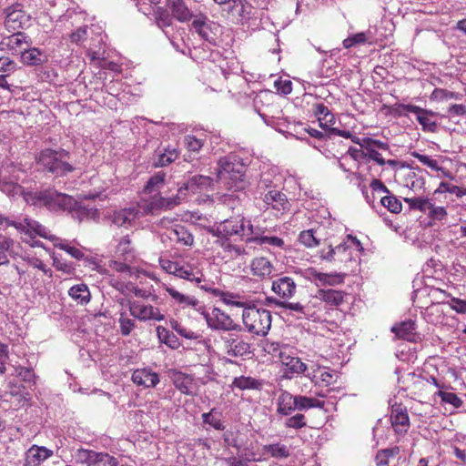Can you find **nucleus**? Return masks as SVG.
I'll list each match as a JSON object with an SVG mask.
<instances>
[{"mask_svg":"<svg viewBox=\"0 0 466 466\" xmlns=\"http://www.w3.org/2000/svg\"><path fill=\"white\" fill-rule=\"evenodd\" d=\"M363 251L360 241L348 235L340 244L333 247L329 245L319 250V258L336 265L339 269H349L358 265L360 255Z\"/></svg>","mask_w":466,"mask_h":466,"instance_id":"f257e3e1","label":"nucleus"},{"mask_svg":"<svg viewBox=\"0 0 466 466\" xmlns=\"http://www.w3.org/2000/svg\"><path fill=\"white\" fill-rule=\"evenodd\" d=\"M217 178L227 189L240 191L245 187L246 166L237 157L220 158L218 163Z\"/></svg>","mask_w":466,"mask_h":466,"instance_id":"f03ea898","label":"nucleus"},{"mask_svg":"<svg viewBox=\"0 0 466 466\" xmlns=\"http://www.w3.org/2000/svg\"><path fill=\"white\" fill-rule=\"evenodd\" d=\"M34 206L46 207L50 211H72L76 201L69 195L59 193L54 188H47L29 194L25 198Z\"/></svg>","mask_w":466,"mask_h":466,"instance_id":"7ed1b4c3","label":"nucleus"},{"mask_svg":"<svg viewBox=\"0 0 466 466\" xmlns=\"http://www.w3.org/2000/svg\"><path fill=\"white\" fill-rule=\"evenodd\" d=\"M242 322L248 332L265 337L271 328L272 314L267 309L248 303L242 310Z\"/></svg>","mask_w":466,"mask_h":466,"instance_id":"20e7f679","label":"nucleus"},{"mask_svg":"<svg viewBox=\"0 0 466 466\" xmlns=\"http://www.w3.org/2000/svg\"><path fill=\"white\" fill-rule=\"evenodd\" d=\"M69 157V152L65 149L46 148L39 153L36 160L50 173L56 176H65L74 170L73 166L68 162Z\"/></svg>","mask_w":466,"mask_h":466,"instance_id":"39448f33","label":"nucleus"},{"mask_svg":"<svg viewBox=\"0 0 466 466\" xmlns=\"http://www.w3.org/2000/svg\"><path fill=\"white\" fill-rule=\"evenodd\" d=\"M271 290L277 295L279 300L276 305L289 310H301V304L299 302H289L297 292V284L295 280L289 276L279 277L272 281Z\"/></svg>","mask_w":466,"mask_h":466,"instance_id":"423d86ee","label":"nucleus"},{"mask_svg":"<svg viewBox=\"0 0 466 466\" xmlns=\"http://www.w3.org/2000/svg\"><path fill=\"white\" fill-rule=\"evenodd\" d=\"M248 222L251 221L247 220L243 214L237 213L209 228L208 232L214 237L248 236Z\"/></svg>","mask_w":466,"mask_h":466,"instance_id":"0eeeda50","label":"nucleus"},{"mask_svg":"<svg viewBox=\"0 0 466 466\" xmlns=\"http://www.w3.org/2000/svg\"><path fill=\"white\" fill-rule=\"evenodd\" d=\"M15 228L21 234L22 241L32 248L43 247L42 242L35 239L36 236L48 239L51 242L52 238H55V235L51 234L45 226L28 218H24L22 222H17Z\"/></svg>","mask_w":466,"mask_h":466,"instance_id":"6e6552de","label":"nucleus"},{"mask_svg":"<svg viewBox=\"0 0 466 466\" xmlns=\"http://www.w3.org/2000/svg\"><path fill=\"white\" fill-rule=\"evenodd\" d=\"M166 173L157 172L152 176L145 187V192L154 195L152 200L147 205V213L154 214L161 208H167L177 204L173 199H167L158 195L159 190L164 187Z\"/></svg>","mask_w":466,"mask_h":466,"instance_id":"1a4fd4ad","label":"nucleus"},{"mask_svg":"<svg viewBox=\"0 0 466 466\" xmlns=\"http://www.w3.org/2000/svg\"><path fill=\"white\" fill-rule=\"evenodd\" d=\"M4 25L9 32H23L32 25L31 15L23 8L21 4L15 3L7 6L5 11Z\"/></svg>","mask_w":466,"mask_h":466,"instance_id":"9d476101","label":"nucleus"},{"mask_svg":"<svg viewBox=\"0 0 466 466\" xmlns=\"http://www.w3.org/2000/svg\"><path fill=\"white\" fill-rule=\"evenodd\" d=\"M198 310L203 314L208 326L212 329L225 331L239 329V325L236 324L228 314L218 308H213L210 312H207L204 307L199 306Z\"/></svg>","mask_w":466,"mask_h":466,"instance_id":"9b49d317","label":"nucleus"},{"mask_svg":"<svg viewBox=\"0 0 466 466\" xmlns=\"http://www.w3.org/2000/svg\"><path fill=\"white\" fill-rule=\"evenodd\" d=\"M145 214H147V208L142 213L140 206L137 204L115 210L111 216V221L114 225L127 229L133 227L136 221Z\"/></svg>","mask_w":466,"mask_h":466,"instance_id":"f8f14e48","label":"nucleus"},{"mask_svg":"<svg viewBox=\"0 0 466 466\" xmlns=\"http://www.w3.org/2000/svg\"><path fill=\"white\" fill-rule=\"evenodd\" d=\"M76 461L80 464H86L87 466L95 465L96 463H103L104 466H116L117 460L106 452H96L91 450L78 449L75 454Z\"/></svg>","mask_w":466,"mask_h":466,"instance_id":"ddd939ff","label":"nucleus"},{"mask_svg":"<svg viewBox=\"0 0 466 466\" xmlns=\"http://www.w3.org/2000/svg\"><path fill=\"white\" fill-rule=\"evenodd\" d=\"M129 311L134 318L142 321H161L165 319V315L157 307L141 301L130 302Z\"/></svg>","mask_w":466,"mask_h":466,"instance_id":"4468645a","label":"nucleus"},{"mask_svg":"<svg viewBox=\"0 0 466 466\" xmlns=\"http://www.w3.org/2000/svg\"><path fill=\"white\" fill-rule=\"evenodd\" d=\"M110 286L118 290L119 292H121L122 294L131 292L137 298H140L143 299H150L151 301L154 302H157L158 299V297L153 293L151 289L138 288L132 282L126 281L125 279L111 278Z\"/></svg>","mask_w":466,"mask_h":466,"instance_id":"2eb2a0df","label":"nucleus"},{"mask_svg":"<svg viewBox=\"0 0 466 466\" xmlns=\"http://www.w3.org/2000/svg\"><path fill=\"white\" fill-rule=\"evenodd\" d=\"M30 46V38L24 32H13L0 42V47L12 55H21Z\"/></svg>","mask_w":466,"mask_h":466,"instance_id":"dca6fc26","label":"nucleus"},{"mask_svg":"<svg viewBox=\"0 0 466 466\" xmlns=\"http://www.w3.org/2000/svg\"><path fill=\"white\" fill-rule=\"evenodd\" d=\"M5 400L10 403V406L18 410L28 404L30 394L26 388L21 383L11 382L8 386V390L5 393Z\"/></svg>","mask_w":466,"mask_h":466,"instance_id":"f3484780","label":"nucleus"},{"mask_svg":"<svg viewBox=\"0 0 466 466\" xmlns=\"http://www.w3.org/2000/svg\"><path fill=\"white\" fill-rule=\"evenodd\" d=\"M215 244L221 248L219 252L222 258L228 260H234L248 255V251L243 245L233 242L231 237H217Z\"/></svg>","mask_w":466,"mask_h":466,"instance_id":"a211bd4d","label":"nucleus"},{"mask_svg":"<svg viewBox=\"0 0 466 466\" xmlns=\"http://www.w3.org/2000/svg\"><path fill=\"white\" fill-rule=\"evenodd\" d=\"M275 269L273 261L267 256H256L249 263L251 275L260 280L270 279Z\"/></svg>","mask_w":466,"mask_h":466,"instance_id":"6ab92c4d","label":"nucleus"},{"mask_svg":"<svg viewBox=\"0 0 466 466\" xmlns=\"http://www.w3.org/2000/svg\"><path fill=\"white\" fill-rule=\"evenodd\" d=\"M279 360L285 378L291 379L304 373L307 370V365L299 357L290 356L286 352H279Z\"/></svg>","mask_w":466,"mask_h":466,"instance_id":"aec40b11","label":"nucleus"},{"mask_svg":"<svg viewBox=\"0 0 466 466\" xmlns=\"http://www.w3.org/2000/svg\"><path fill=\"white\" fill-rule=\"evenodd\" d=\"M263 201L267 206V208L276 210L280 214L287 213L290 210V203L287 196L277 189L268 190L264 198Z\"/></svg>","mask_w":466,"mask_h":466,"instance_id":"412c9836","label":"nucleus"},{"mask_svg":"<svg viewBox=\"0 0 466 466\" xmlns=\"http://www.w3.org/2000/svg\"><path fill=\"white\" fill-rule=\"evenodd\" d=\"M246 243H255L258 245L268 244L273 247L282 248L284 240L279 237H268L262 234L259 228H255L251 222L248 225V238L245 239Z\"/></svg>","mask_w":466,"mask_h":466,"instance_id":"4be33fe9","label":"nucleus"},{"mask_svg":"<svg viewBox=\"0 0 466 466\" xmlns=\"http://www.w3.org/2000/svg\"><path fill=\"white\" fill-rule=\"evenodd\" d=\"M212 182L213 179L210 177L195 175L178 188V196H186V192L196 194L207 190L211 187Z\"/></svg>","mask_w":466,"mask_h":466,"instance_id":"5701e85b","label":"nucleus"},{"mask_svg":"<svg viewBox=\"0 0 466 466\" xmlns=\"http://www.w3.org/2000/svg\"><path fill=\"white\" fill-rule=\"evenodd\" d=\"M53 455L52 450L34 444L25 453L24 466H39Z\"/></svg>","mask_w":466,"mask_h":466,"instance_id":"b1692460","label":"nucleus"},{"mask_svg":"<svg viewBox=\"0 0 466 466\" xmlns=\"http://www.w3.org/2000/svg\"><path fill=\"white\" fill-rule=\"evenodd\" d=\"M163 289L169 295L172 301L175 304L178 305L180 308H194L197 309H198L199 301L194 296L184 294L183 292H180L171 285L164 284Z\"/></svg>","mask_w":466,"mask_h":466,"instance_id":"393cba45","label":"nucleus"},{"mask_svg":"<svg viewBox=\"0 0 466 466\" xmlns=\"http://www.w3.org/2000/svg\"><path fill=\"white\" fill-rule=\"evenodd\" d=\"M166 6L174 19L180 23L189 22L194 15L184 0H166Z\"/></svg>","mask_w":466,"mask_h":466,"instance_id":"a878e982","label":"nucleus"},{"mask_svg":"<svg viewBox=\"0 0 466 466\" xmlns=\"http://www.w3.org/2000/svg\"><path fill=\"white\" fill-rule=\"evenodd\" d=\"M390 420L392 427L397 433L407 432L410 427V419L407 409L401 404H395L392 406Z\"/></svg>","mask_w":466,"mask_h":466,"instance_id":"bb28decb","label":"nucleus"},{"mask_svg":"<svg viewBox=\"0 0 466 466\" xmlns=\"http://www.w3.org/2000/svg\"><path fill=\"white\" fill-rule=\"evenodd\" d=\"M132 381L144 388H154L159 383V376L150 369H137L132 374Z\"/></svg>","mask_w":466,"mask_h":466,"instance_id":"cd10ccee","label":"nucleus"},{"mask_svg":"<svg viewBox=\"0 0 466 466\" xmlns=\"http://www.w3.org/2000/svg\"><path fill=\"white\" fill-rule=\"evenodd\" d=\"M116 258L134 263L137 259L136 250L132 245L129 235L122 237L115 248Z\"/></svg>","mask_w":466,"mask_h":466,"instance_id":"c85d7f7f","label":"nucleus"},{"mask_svg":"<svg viewBox=\"0 0 466 466\" xmlns=\"http://www.w3.org/2000/svg\"><path fill=\"white\" fill-rule=\"evenodd\" d=\"M177 277L195 282L200 288L201 286L208 284L202 270L198 267L189 263H183L180 265Z\"/></svg>","mask_w":466,"mask_h":466,"instance_id":"c756f323","label":"nucleus"},{"mask_svg":"<svg viewBox=\"0 0 466 466\" xmlns=\"http://www.w3.org/2000/svg\"><path fill=\"white\" fill-rule=\"evenodd\" d=\"M131 262L124 261L121 259H110L108 260V267L111 274L116 275V279H127L133 274V268L131 267Z\"/></svg>","mask_w":466,"mask_h":466,"instance_id":"7c9ffc66","label":"nucleus"},{"mask_svg":"<svg viewBox=\"0 0 466 466\" xmlns=\"http://www.w3.org/2000/svg\"><path fill=\"white\" fill-rule=\"evenodd\" d=\"M313 113L317 116L319 127L329 131V127L336 122L335 116L329 111L328 106L319 103L313 106Z\"/></svg>","mask_w":466,"mask_h":466,"instance_id":"2f4dec72","label":"nucleus"},{"mask_svg":"<svg viewBox=\"0 0 466 466\" xmlns=\"http://www.w3.org/2000/svg\"><path fill=\"white\" fill-rule=\"evenodd\" d=\"M430 380L412 374V383L409 387L413 399L425 398L430 393Z\"/></svg>","mask_w":466,"mask_h":466,"instance_id":"473e14b6","label":"nucleus"},{"mask_svg":"<svg viewBox=\"0 0 466 466\" xmlns=\"http://www.w3.org/2000/svg\"><path fill=\"white\" fill-rule=\"evenodd\" d=\"M339 375L335 370L318 369L314 371L311 381L320 387H329L338 381Z\"/></svg>","mask_w":466,"mask_h":466,"instance_id":"72a5a7b5","label":"nucleus"},{"mask_svg":"<svg viewBox=\"0 0 466 466\" xmlns=\"http://www.w3.org/2000/svg\"><path fill=\"white\" fill-rule=\"evenodd\" d=\"M346 293L332 289L318 290V299L331 307H339L344 302Z\"/></svg>","mask_w":466,"mask_h":466,"instance_id":"f704fd0d","label":"nucleus"},{"mask_svg":"<svg viewBox=\"0 0 466 466\" xmlns=\"http://www.w3.org/2000/svg\"><path fill=\"white\" fill-rule=\"evenodd\" d=\"M277 412L288 416L297 410V396L288 391H282L278 398Z\"/></svg>","mask_w":466,"mask_h":466,"instance_id":"c9c22d12","label":"nucleus"},{"mask_svg":"<svg viewBox=\"0 0 466 466\" xmlns=\"http://www.w3.org/2000/svg\"><path fill=\"white\" fill-rule=\"evenodd\" d=\"M374 142L380 143V146L369 142V145L364 147L366 161L373 160L379 166H384L386 164V160L382 157L381 154L377 149L388 150L389 145L378 139H374Z\"/></svg>","mask_w":466,"mask_h":466,"instance_id":"e433bc0d","label":"nucleus"},{"mask_svg":"<svg viewBox=\"0 0 466 466\" xmlns=\"http://www.w3.org/2000/svg\"><path fill=\"white\" fill-rule=\"evenodd\" d=\"M416 324L413 320L402 321L400 324L394 325L391 331L398 339L413 341L415 336Z\"/></svg>","mask_w":466,"mask_h":466,"instance_id":"4c0bfd02","label":"nucleus"},{"mask_svg":"<svg viewBox=\"0 0 466 466\" xmlns=\"http://www.w3.org/2000/svg\"><path fill=\"white\" fill-rule=\"evenodd\" d=\"M226 347L228 354L232 357H242L250 352V344L239 339H228Z\"/></svg>","mask_w":466,"mask_h":466,"instance_id":"58836bf2","label":"nucleus"},{"mask_svg":"<svg viewBox=\"0 0 466 466\" xmlns=\"http://www.w3.org/2000/svg\"><path fill=\"white\" fill-rule=\"evenodd\" d=\"M436 196L431 197L426 208V214L431 221H441L447 218L448 212L445 207L437 206L435 201Z\"/></svg>","mask_w":466,"mask_h":466,"instance_id":"ea45409f","label":"nucleus"},{"mask_svg":"<svg viewBox=\"0 0 466 466\" xmlns=\"http://www.w3.org/2000/svg\"><path fill=\"white\" fill-rule=\"evenodd\" d=\"M52 243L55 248H57L61 250L66 251L68 255H70L72 258L81 260L85 258V253L82 248H79L77 247L72 246L68 240L62 239L56 236L55 238H52Z\"/></svg>","mask_w":466,"mask_h":466,"instance_id":"a19ab883","label":"nucleus"},{"mask_svg":"<svg viewBox=\"0 0 466 466\" xmlns=\"http://www.w3.org/2000/svg\"><path fill=\"white\" fill-rule=\"evenodd\" d=\"M323 302L318 299V292L316 295L308 301L306 305L301 304V310H294L295 312L303 314L304 316H308L312 318L314 320L319 318V312L322 309Z\"/></svg>","mask_w":466,"mask_h":466,"instance_id":"79ce46f5","label":"nucleus"},{"mask_svg":"<svg viewBox=\"0 0 466 466\" xmlns=\"http://www.w3.org/2000/svg\"><path fill=\"white\" fill-rule=\"evenodd\" d=\"M411 157H413L414 158L418 159L422 165L428 167L429 168H431V170L433 171H438V172H441V174L444 176V177H451V173L449 170H447L446 168L441 167L439 165V162L438 160L432 158L430 156H427V155H422L417 151H412L410 153Z\"/></svg>","mask_w":466,"mask_h":466,"instance_id":"37998d69","label":"nucleus"},{"mask_svg":"<svg viewBox=\"0 0 466 466\" xmlns=\"http://www.w3.org/2000/svg\"><path fill=\"white\" fill-rule=\"evenodd\" d=\"M201 289L206 291H209L210 293H212L215 296L220 297L221 300L224 303H226L227 305L240 307L243 309H244V307H246L248 305L247 302L235 300L237 296L234 295L233 293L224 292L218 289H213V288L209 287L208 284H205V285L201 286Z\"/></svg>","mask_w":466,"mask_h":466,"instance_id":"c03bdc74","label":"nucleus"},{"mask_svg":"<svg viewBox=\"0 0 466 466\" xmlns=\"http://www.w3.org/2000/svg\"><path fill=\"white\" fill-rule=\"evenodd\" d=\"M173 383L177 390L182 394L190 395L192 394L191 389L193 387L192 377L184 374L182 372H176L173 375Z\"/></svg>","mask_w":466,"mask_h":466,"instance_id":"a18cd8bd","label":"nucleus"},{"mask_svg":"<svg viewBox=\"0 0 466 466\" xmlns=\"http://www.w3.org/2000/svg\"><path fill=\"white\" fill-rule=\"evenodd\" d=\"M264 453L268 454L274 459H287L290 456L289 449L287 445L280 442L266 444L262 448Z\"/></svg>","mask_w":466,"mask_h":466,"instance_id":"49530a36","label":"nucleus"},{"mask_svg":"<svg viewBox=\"0 0 466 466\" xmlns=\"http://www.w3.org/2000/svg\"><path fill=\"white\" fill-rule=\"evenodd\" d=\"M68 295L82 305L88 303L91 298L90 291L86 284H77L71 287Z\"/></svg>","mask_w":466,"mask_h":466,"instance_id":"de8ad7c7","label":"nucleus"},{"mask_svg":"<svg viewBox=\"0 0 466 466\" xmlns=\"http://www.w3.org/2000/svg\"><path fill=\"white\" fill-rule=\"evenodd\" d=\"M157 335L159 341L166 344L167 347L173 350H177L180 347L177 337L165 327H157Z\"/></svg>","mask_w":466,"mask_h":466,"instance_id":"09e8293b","label":"nucleus"},{"mask_svg":"<svg viewBox=\"0 0 466 466\" xmlns=\"http://www.w3.org/2000/svg\"><path fill=\"white\" fill-rule=\"evenodd\" d=\"M262 386V383L252 378V377H246V376H239L236 377L231 384V388H236L240 390H259Z\"/></svg>","mask_w":466,"mask_h":466,"instance_id":"8fccbe9b","label":"nucleus"},{"mask_svg":"<svg viewBox=\"0 0 466 466\" xmlns=\"http://www.w3.org/2000/svg\"><path fill=\"white\" fill-rule=\"evenodd\" d=\"M179 157V151L177 147H167L163 153L157 156V160L154 162L156 167H166L173 163Z\"/></svg>","mask_w":466,"mask_h":466,"instance_id":"3c124183","label":"nucleus"},{"mask_svg":"<svg viewBox=\"0 0 466 466\" xmlns=\"http://www.w3.org/2000/svg\"><path fill=\"white\" fill-rule=\"evenodd\" d=\"M22 62L28 66H37L44 62L42 52L35 47L25 48L21 54Z\"/></svg>","mask_w":466,"mask_h":466,"instance_id":"603ef678","label":"nucleus"},{"mask_svg":"<svg viewBox=\"0 0 466 466\" xmlns=\"http://www.w3.org/2000/svg\"><path fill=\"white\" fill-rule=\"evenodd\" d=\"M324 406V400H319L316 398L297 395V410H307L312 408L323 409Z\"/></svg>","mask_w":466,"mask_h":466,"instance_id":"864d4df0","label":"nucleus"},{"mask_svg":"<svg viewBox=\"0 0 466 466\" xmlns=\"http://www.w3.org/2000/svg\"><path fill=\"white\" fill-rule=\"evenodd\" d=\"M345 276H346V272L336 273V274L316 272L314 274V278L316 280H319L320 283L327 284L329 286H334V285L343 283Z\"/></svg>","mask_w":466,"mask_h":466,"instance_id":"5fc2aeb1","label":"nucleus"},{"mask_svg":"<svg viewBox=\"0 0 466 466\" xmlns=\"http://www.w3.org/2000/svg\"><path fill=\"white\" fill-rule=\"evenodd\" d=\"M400 451V447L388 448L380 450L375 457V461L378 466H386L390 462V459L399 455Z\"/></svg>","mask_w":466,"mask_h":466,"instance_id":"6e6d98bb","label":"nucleus"},{"mask_svg":"<svg viewBox=\"0 0 466 466\" xmlns=\"http://www.w3.org/2000/svg\"><path fill=\"white\" fill-rule=\"evenodd\" d=\"M155 22L157 25L164 30L166 27L172 25L173 16L168 13V9L163 7H157L154 13Z\"/></svg>","mask_w":466,"mask_h":466,"instance_id":"4d7b16f0","label":"nucleus"},{"mask_svg":"<svg viewBox=\"0 0 466 466\" xmlns=\"http://www.w3.org/2000/svg\"><path fill=\"white\" fill-rule=\"evenodd\" d=\"M462 95L458 92L449 91L444 88H435L431 93L430 99L431 101H446L450 99L459 100Z\"/></svg>","mask_w":466,"mask_h":466,"instance_id":"13d9d810","label":"nucleus"},{"mask_svg":"<svg viewBox=\"0 0 466 466\" xmlns=\"http://www.w3.org/2000/svg\"><path fill=\"white\" fill-rule=\"evenodd\" d=\"M202 420L205 424H208L215 430L222 431L225 428L220 413L216 412L215 409H212L209 412L203 413Z\"/></svg>","mask_w":466,"mask_h":466,"instance_id":"bf43d9fd","label":"nucleus"},{"mask_svg":"<svg viewBox=\"0 0 466 466\" xmlns=\"http://www.w3.org/2000/svg\"><path fill=\"white\" fill-rule=\"evenodd\" d=\"M184 146L190 153L198 154L206 143V139L198 138L193 135H187L183 140Z\"/></svg>","mask_w":466,"mask_h":466,"instance_id":"052dcab7","label":"nucleus"},{"mask_svg":"<svg viewBox=\"0 0 466 466\" xmlns=\"http://www.w3.org/2000/svg\"><path fill=\"white\" fill-rule=\"evenodd\" d=\"M446 192L454 194L458 198H461L466 195V188L442 181L440 183L439 187L436 190H434L433 196H437L439 194Z\"/></svg>","mask_w":466,"mask_h":466,"instance_id":"680f3d73","label":"nucleus"},{"mask_svg":"<svg viewBox=\"0 0 466 466\" xmlns=\"http://www.w3.org/2000/svg\"><path fill=\"white\" fill-rule=\"evenodd\" d=\"M413 114H416L417 120L420 123V125H421L423 130L434 131L436 127V123L434 121H431V118L429 117L430 115H432L431 111L420 107V111L413 112Z\"/></svg>","mask_w":466,"mask_h":466,"instance_id":"e2e57ef3","label":"nucleus"},{"mask_svg":"<svg viewBox=\"0 0 466 466\" xmlns=\"http://www.w3.org/2000/svg\"><path fill=\"white\" fill-rule=\"evenodd\" d=\"M420 106L411 104H399L392 105L390 108V112L394 116H407V113L419 112Z\"/></svg>","mask_w":466,"mask_h":466,"instance_id":"0e129e2a","label":"nucleus"},{"mask_svg":"<svg viewBox=\"0 0 466 466\" xmlns=\"http://www.w3.org/2000/svg\"><path fill=\"white\" fill-rule=\"evenodd\" d=\"M405 183L409 188L416 192L424 187L425 178L415 172H410L407 175Z\"/></svg>","mask_w":466,"mask_h":466,"instance_id":"69168bd1","label":"nucleus"},{"mask_svg":"<svg viewBox=\"0 0 466 466\" xmlns=\"http://www.w3.org/2000/svg\"><path fill=\"white\" fill-rule=\"evenodd\" d=\"M381 205L386 208L390 212L399 214L402 210V204L395 196L389 195L381 198Z\"/></svg>","mask_w":466,"mask_h":466,"instance_id":"338daca9","label":"nucleus"},{"mask_svg":"<svg viewBox=\"0 0 466 466\" xmlns=\"http://www.w3.org/2000/svg\"><path fill=\"white\" fill-rule=\"evenodd\" d=\"M232 192L230 194H224L221 197V202L223 205L228 207L229 208L234 211L237 209L238 211L239 208L241 207V198L239 197V194H238V191H235V189H231Z\"/></svg>","mask_w":466,"mask_h":466,"instance_id":"774afa93","label":"nucleus"}]
</instances>
